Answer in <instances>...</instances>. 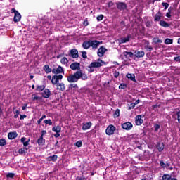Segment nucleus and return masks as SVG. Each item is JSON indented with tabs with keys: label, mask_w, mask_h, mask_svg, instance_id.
<instances>
[{
	"label": "nucleus",
	"mask_w": 180,
	"mask_h": 180,
	"mask_svg": "<svg viewBox=\"0 0 180 180\" xmlns=\"http://www.w3.org/2000/svg\"><path fill=\"white\" fill-rule=\"evenodd\" d=\"M130 39H131V36L128 35L126 37L122 38L120 41H121V43H127V41H130Z\"/></svg>",
	"instance_id": "nucleus-19"
},
{
	"label": "nucleus",
	"mask_w": 180,
	"mask_h": 180,
	"mask_svg": "<svg viewBox=\"0 0 180 180\" xmlns=\"http://www.w3.org/2000/svg\"><path fill=\"white\" fill-rule=\"evenodd\" d=\"M165 44H172L173 40L172 39H166L165 41Z\"/></svg>",
	"instance_id": "nucleus-36"
},
{
	"label": "nucleus",
	"mask_w": 180,
	"mask_h": 180,
	"mask_svg": "<svg viewBox=\"0 0 180 180\" xmlns=\"http://www.w3.org/2000/svg\"><path fill=\"white\" fill-rule=\"evenodd\" d=\"M160 26H162L163 27H169V24H168L167 22L161 20L160 22Z\"/></svg>",
	"instance_id": "nucleus-28"
},
{
	"label": "nucleus",
	"mask_w": 180,
	"mask_h": 180,
	"mask_svg": "<svg viewBox=\"0 0 180 180\" xmlns=\"http://www.w3.org/2000/svg\"><path fill=\"white\" fill-rule=\"evenodd\" d=\"M23 146L24 147H27V146H29V140L24 142Z\"/></svg>",
	"instance_id": "nucleus-53"
},
{
	"label": "nucleus",
	"mask_w": 180,
	"mask_h": 180,
	"mask_svg": "<svg viewBox=\"0 0 180 180\" xmlns=\"http://www.w3.org/2000/svg\"><path fill=\"white\" fill-rule=\"evenodd\" d=\"M105 133L108 136H112L113 134V125H109L105 130Z\"/></svg>",
	"instance_id": "nucleus-11"
},
{
	"label": "nucleus",
	"mask_w": 180,
	"mask_h": 180,
	"mask_svg": "<svg viewBox=\"0 0 180 180\" xmlns=\"http://www.w3.org/2000/svg\"><path fill=\"white\" fill-rule=\"evenodd\" d=\"M114 77L117 78V77H119V72H115Z\"/></svg>",
	"instance_id": "nucleus-60"
},
{
	"label": "nucleus",
	"mask_w": 180,
	"mask_h": 180,
	"mask_svg": "<svg viewBox=\"0 0 180 180\" xmlns=\"http://www.w3.org/2000/svg\"><path fill=\"white\" fill-rule=\"evenodd\" d=\"M26 117H27L26 115H20V120H23V119H26Z\"/></svg>",
	"instance_id": "nucleus-55"
},
{
	"label": "nucleus",
	"mask_w": 180,
	"mask_h": 180,
	"mask_svg": "<svg viewBox=\"0 0 180 180\" xmlns=\"http://www.w3.org/2000/svg\"><path fill=\"white\" fill-rule=\"evenodd\" d=\"M177 120H178L179 123H180V112H177Z\"/></svg>",
	"instance_id": "nucleus-56"
},
{
	"label": "nucleus",
	"mask_w": 180,
	"mask_h": 180,
	"mask_svg": "<svg viewBox=\"0 0 180 180\" xmlns=\"http://www.w3.org/2000/svg\"><path fill=\"white\" fill-rule=\"evenodd\" d=\"M51 82L53 84V85H57V84H58V80L57 79V77H56V75H54L53 77H52V79H51Z\"/></svg>",
	"instance_id": "nucleus-29"
},
{
	"label": "nucleus",
	"mask_w": 180,
	"mask_h": 180,
	"mask_svg": "<svg viewBox=\"0 0 180 180\" xmlns=\"http://www.w3.org/2000/svg\"><path fill=\"white\" fill-rule=\"evenodd\" d=\"M54 137H56V139L60 137V132H56V134H54Z\"/></svg>",
	"instance_id": "nucleus-59"
},
{
	"label": "nucleus",
	"mask_w": 180,
	"mask_h": 180,
	"mask_svg": "<svg viewBox=\"0 0 180 180\" xmlns=\"http://www.w3.org/2000/svg\"><path fill=\"white\" fill-rule=\"evenodd\" d=\"M105 64V62L101 59H98L96 62H92L90 65L91 67L94 68H99V67H102Z\"/></svg>",
	"instance_id": "nucleus-2"
},
{
	"label": "nucleus",
	"mask_w": 180,
	"mask_h": 180,
	"mask_svg": "<svg viewBox=\"0 0 180 180\" xmlns=\"http://www.w3.org/2000/svg\"><path fill=\"white\" fill-rule=\"evenodd\" d=\"M103 19V15L101 14L100 15L97 16V20L99 22Z\"/></svg>",
	"instance_id": "nucleus-44"
},
{
	"label": "nucleus",
	"mask_w": 180,
	"mask_h": 180,
	"mask_svg": "<svg viewBox=\"0 0 180 180\" xmlns=\"http://www.w3.org/2000/svg\"><path fill=\"white\" fill-rule=\"evenodd\" d=\"M20 140H21V143H25L26 141V138L22 137V138H21Z\"/></svg>",
	"instance_id": "nucleus-62"
},
{
	"label": "nucleus",
	"mask_w": 180,
	"mask_h": 180,
	"mask_svg": "<svg viewBox=\"0 0 180 180\" xmlns=\"http://www.w3.org/2000/svg\"><path fill=\"white\" fill-rule=\"evenodd\" d=\"M158 151H162V150H164V143H158Z\"/></svg>",
	"instance_id": "nucleus-33"
},
{
	"label": "nucleus",
	"mask_w": 180,
	"mask_h": 180,
	"mask_svg": "<svg viewBox=\"0 0 180 180\" xmlns=\"http://www.w3.org/2000/svg\"><path fill=\"white\" fill-rule=\"evenodd\" d=\"M37 143L39 146H44V143H46V140L43 139L42 136H40L37 140Z\"/></svg>",
	"instance_id": "nucleus-17"
},
{
	"label": "nucleus",
	"mask_w": 180,
	"mask_h": 180,
	"mask_svg": "<svg viewBox=\"0 0 180 180\" xmlns=\"http://www.w3.org/2000/svg\"><path fill=\"white\" fill-rule=\"evenodd\" d=\"M52 131H54L55 133H60L61 131V127L60 126L53 127L52 128Z\"/></svg>",
	"instance_id": "nucleus-23"
},
{
	"label": "nucleus",
	"mask_w": 180,
	"mask_h": 180,
	"mask_svg": "<svg viewBox=\"0 0 180 180\" xmlns=\"http://www.w3.org/2000/svg\"><path fill=\"white\" fill-rule=\"evenodd\" d=\"M57 155H53L52 157H51V161H57Z\"/></svg>",
	"instance_id": "nucleus-48"
},
{
	"label": "nucleus",
	"mask_w": 180,
	"mask_h": 180,
	"mask_svg": "<svg viewBox=\"0 0 180 180\" xmlns=\"http://www.w3.org/2000/svg\"><path fill=\"white\" fill-rule=\"evenodd\" d=\"M46 88V86L41 85V86H37L36 91L38 92H41V91H44V89Z\"/></svg>",
	"instance_id": "nucleus-26"
},
{
	"label": "nucleus",
	"mask_w": 180,
	"mask_h": 180,
	"mask_svg": "<svg viewBox=\"0 0 180 180\" xmlns=\"http://www.w3.org/2000/svg\"><path fill=\"white\" fill-rule=\"evenodd\" d=\"M162 16V14L160 12L157 13V14L155 15V21L160 22V20H161Z\"/></svg>",
	"instance_id": "nucleus-18"
},
{
	"label": "nucleus",
	"mask_w": 180,
	"mask_h": 180,
	"mask_svg": "<svg viewBox=\"0 0 180 180\" xmlns=\"http://www.w3.org/2000/svg\"><path fill=\"white\" fill-rule=\"evenodd\" d=\"M126 88H127V85H126V84H120V86H119V89H126Z\"/></svg>",
	"instance_id": "nucleus-42"
},
{
	"label": "nucleus",
	"mask_w": 180,
	"mask_h": 180,
	"mask_svg": "<svg viewBox=\"0 0 180 180\" xmlns=\"http://www.w3.org/2000/svg\"><path fill=\"white\" fill-rule=\"evenodd\" d=\"M70 56L72 58H78L79 55L78 54V50L77 49H72L70 50Z\"/></svg>",
	"instance_id": "nucleus-8"
},
{
	"label": "nucleus",
	"mask_w": 180,
	"mask_h": 180,
	"mask_svg": "<svg viewBox=\"0 0 180 180\" xmlns=\"http://www.w3.org/2000/svg\"><path fill=\"white\" fill-rule=\"evenodd\" d=\"M70 68H71V70H72L73 71H75L76 70H79L81 68V64L79 63L75 62L70 65Z\"/></svg>",
	"instance_id": "nucleus-7"
},
{
	"label": "nucleus",
	"mask_w": 180,
	"mask_h": 180,
	"mask_svg": "<svg viewBox=\"0 0 180 180\" xmlns=\"http://www.w3.org/2000/svg\"><path fill=\"white\" fill-rule=\"evenodd\" d=\"M139 103H140V100H137L135 103H134V105H139Z\"/></svg>",
	"instance_id": "nucleus-64"
},
{
	"label": "nucleus",
	"mask_w": 180,
	"mask_h": 180,
	"mask_svg": "<svg viewBox=\"0 0 180 180\" xmlns=\"http://www.w3.org/2000/svg\"><path fill=\"white\" fill-rule=\"evenodd\" d=\"M53 74H61V72H64V69H63V67L58 66L56 68H54L52 70Z\"/></svg>",
	"instance_id": "nucleus-10"
},
{
	"label": "nucleus",
	"mask_w": 180,
	"mask_h": 180,
	"mask_svg": "<svg viewBox=\"0 0 180 180\" xmlns=\"http://www.w3.org/2000/svg\"><path fill=\"white\" fill-rule=\"evenodd\" d=\"M174 61L180 63V56L174 57Z\"/></svg>",
	"instance_id": "nucleus-51"
},
{
	"label": "nucleus",
	"mask_w": 180,
	"mask_h": 180,
	"mask_svg": "<svg viewBox=\"0 0 180 180\" xmlns=\"http://www.w3.org/2000/svg\"><path fill=\"white\" fill-rule=\"evenodd\" d=\"M120 116V110L117 109L114 113V117H119Z\"/></svg>",
	"instance_id": "nucleus-35"
},
{
	"label": "nucleus",
	"mask_w": 180,
	"mask_h": 180,
	"mask_svg": "<svg viewBox=\"0 0 180 180\" xmlns=\"http://www.w3.org/2000/svg\"><path fill=\"white\" fill-rule=\"evenodd\" d=\"M83 25H84V26H88V25H89L88 20L84 21Z\"/></svg>",
	"instance_id": "nucleus-61"
},
{
	"label": "nucleus",
	"mask_w": 180,
	"mask_h": 180,
	"mask_svg": "<svg viewBox=\"0 0 180 180\" xmlns=\"http://www.w3.org/2000/svg\"><path fill=\"white\" fill-rule=\"evenodd\" d=\"M134 108H136V105H135L134 103H132L129 105L128 109H129V110H131V109H134Z\"/></svg>",
	"instance_id": "nucleus-40"
},
{
	"label": "nucleus",
	"mask_w": 180,
	"mask_h": 180,
	"mask_svg": "<svg viewBox=\"0 0 180 180\" xmlns=\"http://www.w3.org/2000/svg\"><path fill=\"white\" fill-rule=\"evenodd\" d=\"M41 122H43V118H40V119L37 121L38 124H40V123H41Z\"/></svg>",
	"instance_id": "nucleus-63"
},
{
	"label": "nucleus",
	"mask_w": 180,
	"mask_h": 180,
	"mask_svg": "<svg viewBox=\"0 0 180 180\" xmlns=\"http://www.w3.org/2000/svg\"><path fill=\"white\" fill-rule=\"evenodd\" d=\"M56 87L58 91H65V84L63 83H58Z\"/></svg>",
	"instance_id": "nucleus-15"
},
{
	"label": "nucleus",
	"mask_w": 180,
	"mask_h": 180,
	"mask_svg": "<svg viewBox=\"0 0 180 180\" xmlns=\"http://www.w3.org/2000/svg\"><path fill=\"white\" fill-rule=\"evenodd\" d=\"M169 163L166 162L165 163L164 161L160 160V166H162V168H168L169 167Z\"/></svg>",
	"instance_id": "nucleus-25"
},
{
	"label": "nucleus",
	"mask_w": 180,
	"mask_h": 180,
	"mask_svg": "<svg viewBox=\"0 0 180 180\" xmlns=\"http://www.w3.org/2000/svg\"><path fill=\"white\" fill-rule=\"evenodd\" d=\"M122 129H124V130H131V129L133 128V124L129 122H127L122 124Z\"/></svg>",
	"instance_id": "nucleus-6"
},
{
	"label": "nucleus",
	"mask_w": 180,
	"mask_h": 180,
	"mask_svg": "<svg viewBox=\"0 0 180 180\" xmlns=\"http://www.w3.org/2000/svg\"><path fill=\"white\" fill-rule=\"evenodd\" d=\"M153 41L154 43H162V40L159 39L158 38H154Z\"/></svg>",
	"instance_id": "nucleus-41"
},
{
	"label": "nucleus",
	"mask_w": 180,
	"mask_h": 180,
	"mask_svg": "<svg viewBox=\"0 0 180 180\" xmlns=\"http://www.w3.org/2000/svg\"><path fill=\"white\" fill-rule=\"evenodd\" d=\"M74 146H76V147H82V141H77L74 143Z\"/></svg>",
	"instance_id": "nucleus-34"
},
{
	"label": "nucleus",
	"mask_w": 180,
	"mask_h": 180,
	"mask_svg": "<svg viewBox=\"0 0 180 180\" xmlns=\"http://www.w3.org/2000/svg\"><path fill=\"white\" fill-rule=\"evenodd\" d=\"M44 123H45V124H49V126H51V124H53V122H51V120H45L44 121Z\"/></svg>",
	"instance_id": "nucleus-38"
},
{
	"label": "nucleus",
	"mask_w": 180,
	"mask_h": 180,
	"mask_svg": "<svg viewBox=\"0 0 180 180\" xmlns=\"http://www.w3.org/2000/svg\"><path fill=\"white\" fill-rule=\"evenodd\" d=\"M108 49L106 48L101 46L98 49L97 55L98 56V57H103V56H105V53H106Z\"/></svg>",
	"instance_id": "nucleus-5"
},
{
	"label": "nucleus",
	"mask_w": 180,
	"mask_h": 180,
	"mask_svg": "<svg viewBox=\"0 0 180 180\" xmlns=\"http://www.w3.org/2000/svg\"><path fill=\"white\" fill-rule=\"evenodd\" d=\"M70 86H71L72 88H75V89L78 88V85H77V84H70Z\"/></svg>",
	"instance_id": "nucleus-52"
},
{
	"label": "nucleus",
	"mask_w": 180,
	"mask_h": 180,
	"mask_svg": "<svg viewBox=\"0 0 180 180\" xmlns=\"http://www.w3.org/2000/svg\"><path fill=\"white\" fill-rule=\"evenodd\" d=\"M50 95H51V92H50V90H49L48 89H45L42 92L43 98H45L46 99L50 97Z\"/></svg>",
	"instance_id": "nucleus-13"
},
{
	"label": "nucleus",
	"mask_w": 180,
	"mask_h": 180,
	"mask_svg": "<svg viewBox=\"0 0 180 180\" xmlns=\"http://www.w3.org/2000/svg\"><path fill=\"white\" fill-rule=\"evenodd\" d=\"M60 63L62 64H68V59H67V58L64 57L63 58L61 59Z\"/></svg>",
	"instance_id": "nucleus-37"
},
{
	"label": "nucleus",
	"mask_w": 180,
	"mask_h": 180,
	"mask_svg": "<svg viewBox=\"0 0 180 180\" xmlns=\"http://www.w3.org/2000/svg\"><path fill=\"white\" fill-rule=\"evenodd\" d=\"M4 146H6V140L5 139H0V147H4Z\"/></svg>",
	"instance_id": "nucleus-32"
},
{
	"label": "nucleus",
	"mask_w": 180,
	"mask_h": 180,
	"mask_svg": "<svg viewBox=\"0 0 180 180\" xmlns=\"http://www.w3.org/2000/svg\"><path fill=\"white\" fill-rule=\"evenodd\" d=\"M55 77H56L58 81H60V80L63 79V76L61 75H55Z\"/></svg>",
	"instance_id": "nucleus-47"
},
{
	"label": "nucleus",
	"mask_w": 180,
	"mask_h": 180,
	"mask_svg": "<svg viewBox=\"0 0 180 180\" xmlns=\"http://www.w3.org/2000/svg\"><path fill=\"white\" fill-rule=\"evenodd\" d=\"M167 18H171V11L169 9V12L166 13Z\"/></svg>",
	"instance_id": "nucleus-57"
},
{
	"label": "nucleus",
	"mask_w": 180,
	"mask_h": 180,
	"mask_svg": "<svg viewBox=\"0 0 180 180\" xmlns=\"http://www.w3.org/2000/svg\"><path fill=\"white\" fill-rule=\"evenodd\" d=\"M8 137L9 140H13V139H16V137H18V133H16V131L10 132L8 134Z\"/></svg>",
	"instance_id": "nucleus-14"
},
{
	"label": "nucleus",
	"mask_w": 180,
	"mask_h": 180,
	"mask_svg": "<svg viewBox=\"0 0 180 180\" xmlns=\"http://www.w3.org/2000/svg\"><path fill=\"white\" fill-rule=\"evenodd\" d=\"M13 176H15V174L13 173H8L7 174V178H13Z\"/></svg>",
	"instance_id": "nucleus-46"
},
{
	"label": "nucleus",
	"mask_w": 180,
	"mask_h": 180,
	"mask_svg": "<svg viewBox=\"0 0 180 180\" xmlns=\"http://www.w3.org/2000/svg\"><path fill=\"white\" fill-rule=\"evenodd\" d=\"M134 56L137 58H141L144 57V56H146V53L144 52V51H136L134 52Z\"/></svg>",
	"instance_id": "nucleus-9"
},
{
	"label": "nucleus",
	"mask_w": 180,
	"mask_h": 180,
	"mask_svg": "<svg viewBox=\"0 0 180 180\" xmlns=\"http://www.w3.org/2000/svg\"><path fill=\"white\" fill-rule=\"evenodd\" d=\"M11 13H14V22H20V19L22 18V15L20 13H19V11H16L15 8L11 9Z\"/></svg>",
	"instance_id": "nucleus-3"
},
{
	"label": "nucleus",
	"mask_w": 180,
	"mask_h": 180,
	"mask_svg": "<svg viewBox=\"0 0 180 180\" xmlns=\"http://www.w3.org/2000/svg\"><path fill=\"white\" fill-rule=\"evenodd\" d=\"M82 57L83 58H87V56H86V51H82Z\"/></svg>",
	"instance_id": "nucleus-43"
},
{
	"label": "nucleus",
	"mask_w": 180,
	"mask_h": 180,
	"mask_svg": "<svg viewBox=\"0 0 180 180\" xmlns=\"http://www.w3.org/2000/svg\"><path fill=\"white\" fill-rule=\"evenodd\" d=\"M91 126H92V123L87 122L83 125L82 129L83 130H88L89 129H91Z\"/></svg>",
	"instance_id": "nucleus-21"
},
{
	"label": "nucleus",
	"mask_w": 180,
	"mask_h": 180,
	"mask_svg": "<svg viewBox=\"0 0 180 180\" xmlns=\"http://www.w3.org/2000/svg\"><path fill=\"white\" fill-rule=\"evenodd\" d=\"M80 78H82V79H86L87 77L86 75H84L81 70H78L73 75H70L68 77V82H78V79H79Z\"/></svg>",
	"instance_id": "nucleus-1"
},
{
	"label": "nucleus",
	"mask_w": 180,
	"mask_h": 180,
	"mask_svg": "<svg viewBox=\"0 0 180 180\" xmlns=\"http://www.w3.org/2000/svg\"><path fill=\"white\" fill-rule=\"evenodd\" d=\"M162 180H176V179H172L169 174H165L162 176Z\"/></svg>",
	"instance_id": "nucleus-24"
},
{
	"label": "nucleus",
	"mask_w": 180,
	"mask_h": 180,
	"mask_svg": "<svg viewBox=\"0 0 180 180\" xmlns=\"http://www.w3.org/2000/svg\"><path fill=\"white\" fill-rule=\"evenodd\" d=\"M88 71L89 72H94V68L93 67H91V65L88 68Z\"/></svg>",
	"instance_id": "nucleus-49"
},
{
	"label": "nucleus",
	"mask_w": 180,
	"mask_h": 180,
	"mask_svg": "<svg viewBox=\"0 0 180 180\" xmlns=\"http://www.w3.org/2000/svg\"><path fill=\"white\" fill-rule=\"evenodd\" d=\"M112 6H113V2L110 1L108 4V8H112Z\"/></svg>",
	"instance_id": "nucleus-54"
},
{
	"label": "nucleus",
	"mask_w": 180,
	"mask_h": 180,
	"mask_svg": "<svg viewBox=\"0 0 180 180\" xmlns=\"http://www.w3.org/2000/svg\"><path fill=\"white\" fill-rule=\"evenodd\" d=\"M47 134V131H46V130H43L41 132V137H43V136H45V134Z\"/></svg>",
	"instance_id": "nucleus-50"
},
{
	"label": "nucleus",
	"mask_w": 180,
	"mask_h": 180,
	"mask_svg": "<svg viewBox=\"0 0 180 180\" xmlns=\"http://www.w3.org/2000/svg\"><path fill=\"white\" fill-rule=\"evenodd\" d=\"M135 122L137 126H141V124H143V119L141 118V115H137L135 118Z\"/></svg>",
	"instance_id": "nucleus-12"
},
{
	"label": "nucleus",
	"mask_w": 180,
	"mask_h": 180,
	"mask_svg": "<svg viewBox=\"0 0 180 180\" xmlns=\"http://www.w3.org/2000/svg\"><path fill=\"white\" fill-rule=\"evenodd\" d=\"M102 44V42L96 41V40H90V47H92V49H98L99 46Z\"/></svg>",
	"instance_id": "nucleus-4"
},
{
	"label": "nucleus",
	"mask_w": 180,
	"mask_h": 180,
	"mask_svg": "<svg viewBox=\"0 0 180 180\" xmlns=\"http://www.w3.org/2000/svg\"><path fill=\"white\" fill-rule=\"evenodd\" d=\"M44 70L45 71V72H46V74H49L50 72H51V68H50L49 67V65H46L44 66Z\"/></svg>",
	"instance_id": "nucleus-27"
},
{
	"label": "nucleus",
	"mask_w": 180,
	"mask_h": 180,
	"mask_svg": "<svg viewBox=\"0 0 180 180\" xmlns=\"http://www.w3.org/2000/svg\"><path fill=\"white\" fill-rule=\"evenodd\" d=\"M39 96H37L36 94H32V101H38Z\"/></svg>",
	"instance_id": "nucleus-39"
},
{
	"label": "nucleus",
	"mask_w": 180,
	"mask_h": 180,
	"mask_svg": "<svg viewBox=\"0 0 180 180\" xmlns=\"http://www.w3.org/2000/svg\"><path fill=\"white\" fill-rule=\"evenodd\" d=\"M123 56L127 57V58L129 57L131 58V57H133V53L131 52L124 51V52H123Z\"/></svg>",
	"instance_id": "nucleus-31"
},
{
	"label": "nucleus",
	"mask_w": 180,
	"mask_h": 180,
	"mask_svg": "<svg viewBox=\"0 0 180 180\" xmlns=\"http://www.w3.org/2000/svg\"><path fill=\"white\" fill-rule=\"evenodd\" d=\"M118 9H126V4L123 2H120L117 4Z\"/></svg>",
	"instance_id": "nucleus-20"
},
{
	"label": "nucleus",
	"mask_w": 180,
	"mask_h": 180,
	"mask_svg": "<svg viewBox=\"0 0 180 180\" xmlns=\"http://www.w3.org/2000/svg\"><path fill=\"white\" fill-rule=\"evenodd\" d=\"M162 5L165 7V9H168V6H169V4H168V3H162Z\"/></svg>",
	"instance_id": "nucleus-45"
},
{
	"label": "nucleus",
	"mask_w": 180,
	"mask_h": 180,
	"mask_svg": "<svg viewBox=\"0 0 180 180\" xmlns=\"http://www.w3.org/2000/svg\"><path fill=\"white\" fill-rule=\"evenodd\" d=\"M127 77L128 79H131V81H136V76L134 75V74L128 73L127 75Z\"/></svg>",
	"instance_id": "nucleus-22"
},
{
	"label": "nucleus",
	"mask_w": 180,
	"mask_h": 180,
	"mask_svg": "<svg viewBox=\"0 0 180 180\" xmlns=\"http://www.w3.org/2000/svg\"><path fill=\"white\" fill-rule=\"evenodd\" d=\"M82 47L85 49H89V47H91V40L83 42Z\"/></svg>",
	"instance_id": "nucleus-16"
},
{
	"label": "nucleus",
	"mask_w": 180,
	"mask_h": 180,
	"mask_svg": "<svg viewBox=\"0 0 180 180\" xmlns=\"http://www.w3.org/2000/svg\"><path fill=\"white\" fill-rule=\"evenodd\" d=\"M19 154H26L27 153V148H22L18 150Z\"/></svg>",
	"instance_id": "nucleus-30"
},
{
	"label": "nucleus",
	"mask_w": 180,
	"mask_h": 180,
	"mask_svg": "<svg viewBox=\"0 0 180 180\" xmlns=\"http://www.w3.org/2000/svg\"><path fill=\"white\" fill-rule=\"evenodd\" d=\"M160 129V125L159 124H156L155 126V131H158V130Z\"/></svg>",
	"instance_id": "nucleus-58"
}]
</instances>
